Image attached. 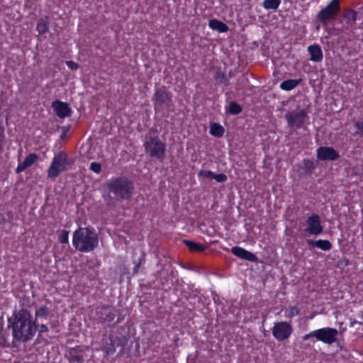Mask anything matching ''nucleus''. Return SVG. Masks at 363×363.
<instances>
[{
  "label": "nucleus",
  "instance_id": "1",
  "mask_svg": "<svg viewBox=\"0 0 363 363\" xmlns=\"http://www.w3.org/2000/svg\"><path fill=\"white\" fill-rule=\"evenodd\" d=\"M8 323L13 339L23 342H28L34 337L38 326L35 320H32L30 313L25 308L14 313L8 318Z\"/></svg>",
  "mask_w": 363,
  "mask_h": 363
},
{
  "label": "nucleus",
  "instance_id": "2",
  "mask_svg": "<svg viewBox=\"0 0 363 363\" xmlns=\"http://www.w3.org/2000/svg\"><path fill=\"white\" fill-rule=\"evenodd\" d=\"M109 193L113 194V198L109 194H104L103 199L108 206H115V201L129 199L134 189L133 183L125 177H113L106 183Z\"/></svg>",
  "mask_w": 363,
  "mask_h": 363
},
{
  "label": "nucleus",
  "instance_id": "3",
  "mask_svg": "<svg viewBox=\"0 0 363 363\" xmlns=\"http://www.w3.org/2000/svg\"><path fill=\"white\" fill-rule=\"evenodd\" d=\"M99 244L96 233L87 228H79L72 236V245L77 250L82 252L92 251Z\"/></svg>",
  "mask_w": 363,
  "mask_h": 363
},
{
  "label": "nucleus",
  "instance_id": "4",
  "mask_svg": "<svg viewBox=\"0 0 363 363\" xmlns=\"http://www.w3.org/2000/svg\"><path fill=\"white\" fill-rule=\"evenodd\" d=\"M337 335L338 330L336 328L325 327L315 330L305 335L303 337V340H308L311 337H315L317 341H320L330 345L337 342Z\"/></svg>",
  "mask_w": 363,
  "mask_h": 363
},
{
  "label": "nucleus",
  "instance_id": "5",
  "mask_svg": "<svg viewBox=\"0 0 363 363\" xmlns=\"http://www.w3.org/2000/svg\"><path fill=\"white\" fill-rule=\"evenodd\" d=\"M144 148L145 152L152 157L158 160H163L166 151V144L157 136H150L145 142Z\"/></svg>",
  "mask_w": 363,
  "mask_h": 363
},
{
  "label": "nucleus",
  "instance_id": "6",
  "mask_svg": "<svg viewBox=\"0 0 363 363\" xmlns=\"http://www.w3.org/2000/svg\"><path fill=\"white\" fill-rule=\"evenodd\" d=\"M89 347L79 345L68 347L65 357L68 363H86L89 359Z\"/></svg>",
  "mask_w": 363,
  "mask_h": 363
},
{
  "label": "nucleus",
  "instance_id": "7",
  "mask_svg": "<svg viewBox=\"0 0 363 363\" xmlns=\"http://www.w3.org/2000/svg\"><path fill=\"white\" fill-rule=\"evenodd\" d=\"M68 162L67 155L65 152H60L55 155L48 169V177L55 179L66 169Z\"/></svg>",
  "mask_w": 363,
  "mask_h": 363
},
{
  "label": "nucleus",
  "instance_id": "8",
  "mask_svg": "<svg viewBox=\"0 0 363 363\" xmlns=\"http://www.w3.org/2000/svg\"><path fill=\"white\" fill-rule=\"evenodd\" d=\"M340 11V0H331V1L323 8L317 14L316 17L323 24H326L330 20L337 17Z\"/></svg>",
  "mask_w": 363,
  "mask_h": 363
},
{
  "label": "nucleus",
  "instance_id": "9",
  "mask_svg": "<svg viewBox=\"0 0 363 363\" xmlns=\"http://www.w3.org/2000/svg\"><path fill=\"white\" fill-rule=\"evenodd\" d=\"M307 118L308 113L304 109L291 111L285 114V119L288 126L294 129L303 128Z\"/></svg>",
  "mask_w": 363,
  "mask_h": 363
},
{
  "label": "nucleus",
  "instance_id": "10",
  "mask_svg": "<svg viewBox=\"0 0 363 363\" xmlns=\"http://www.w3.org/2000/svg\"><path fill=\"white\" fill-rule=\"evenodd\" d=\"M293 331L291 325L286 321L277 322L272 329L274 337L278 341L287 340Z\"/></svg>",
  "mask_w": 363,
  "mask_h": 363
},
{
  "label": "nucleus",
  "instance_id": "11",
  "mask_svg": "<svg viewBox=\"0 0 363 363\" xmlns=\"http://www.w3.org/2000/svg\"><path fill=\"white\" fill-rule=\"evenodd\" d=\"M152 101L154 103V108L155 110L169 107L170 106L172 99L168 91L164 89H157L152 96Z\"/></svg>",
  "mask_w": 363,
  "mask_h": 363
},
{
  "label": "nucleus",
  "instance_id": "12",
  "mask_svg": "<svg viewBox=\"0 0 363 363\" xmlns=\"http://www.w3.org/2000/svg\"><path fill=\"white\" fill-rule=\"evenodd\" d=\"M118 311L109 306H101L96 308V314L101 323L111 322L114 320Z\"/></svg>",
  "mask_w": 363,
  "mask_h": 363
},
{
  "label": "nucleus",
  "instance_id": "13",
  "mask_svg": "<svg viewBox=\"0 0 363 363\" xmlns=\"http://www.w3.org/2000/svg\"><path fill=\"white\" fill-rule=\"evenodd\" d=\"M308 228L306 231L313 235H318L323 233V227L321 224L320 216L316 213H313L306 219Z\"/></svg>",
  "mask_w": 363,
  "mask_h": 363
},
{
  "label": "nucleus",
  "instance_id": "14",
  "mask_svg": "<svg viewBox=\"0 0 363 363\" xmlns=\"http://www.w3.org/2000/svg\"><path fill=\"white\" fill-rule=\"evenodd\" d=\"M316 156L321 161H335L340 158V155L333 147L321 146L316 150Z\"/></svg>",
  "mask_w": 363,
  "mask_h": 363
},
{
  "label": "nucleus",
  "instance_id": "15",
  "mask_svg": "<svg viewBox=\"0 0 363 363\" xmlns=\"http://www.w3.org/2000/svg\"><path fill=\"white\" fill-rule=\"evenodd\" d=\"M233 255L248 262H255L257 261V257L254 253L239 246L233 247L230 250Z\"/></svg>",
  "mask_w": 363,
  "mask_h": 363
},
{
  "label": "nucleus",
  "instance_id": "16",
  "mask_svg": "<svg viewBox=\"0 0 363 363\" xmlns=\"http://www.w3.org/2000/svg\"><path fill=\"white\" fill-rule=\"evenodd\" d=\"M52 108L54 109L56 115L60 118L69 116L72 111L67 103L59 100L54 101L52 103Z\"/></svg>",
  "mask_w": 363,
  "mask_h": 363
},
{
  "label": "nucleus",
  "instance_id": "17",
  "mask_svg": "<svg viewBox=\"0 0 363 363\" xmlns=\"http://www.w3.org/2000/svg\"><path fill=\"white\" fill-rule=\"evenodd\" d=\"M308 52L310 55V60L319 62L323 60V55L321 48L318 44H313L308 47Z\"/></svg>",
  "mask_w": 363,
  "mask_h": 363
},
{
  "label": "nucleus",
  "instance_id": "18",
  "mask_svg": "<svg viewBox=\"0 0 363 363\" xmlns=\"http://www.w3.org/2000/svg\"><path fill=\"white\" fill-rule=\"evenodd\" d=\"M307 242L309 245L313 247H318L324 251H328L332 249V243L328 240H308Z\"/></svg>",
  "mask_w": 363,
  "mask_h": 363
},
{
  "label": "nucleus",
  "instance_id": "19",
  "mask_svg": "<svg viewBox=\"0 0 363 363\" xmlns=\"http://www.w3.org/2000/svg\"><path fill=\"white\" fill-rule=\"evenodd\" d=\"M208 26L212 30H218L220 33H226L229 30L228 26L225 23L215 18L209 20Z\"/></svg>",
  "mask_w": 363,
  "mask_h": 363
},
{
  "label": "nucleus",
  "instance_id": "20",
  "mask_svg": "<svg viewBox=\"0 0 363 363\" xmlns=\"http://www.w3.org/2000/svg\"><path fill=\"white\" fill-rule=\"evenodd\" d=\"M209 133L214 137L221 138L225 133V128L218 123H213L211 124Z\"/></svg>",
  "mask_w": 363,
  "mask_h": 363
},
{
  "label": "nucleus",
  "instance_id": "21",
  "mask_svg": "<svg viewBox=\"0 0 363 363\" xmlns=\"http://www.w3.org/2000/svg\"><path fill=\"white\" fill-rule=\"evenodd\" d=\"M49 29V18L48 16L41 18L37 23L36 30L39 35L46 33Z\"/></svg>",
  "mask_w": 363,
  "mask_h": 363
},
{
  "label": "nucleus",
  "instance_id": "22",
  "mask_svg": "<svg viewBox=\"0 0 363 363\" xmlns=\"http://www.w3.org/2000/svg\"><path fill=\"white\" fill-rule=\"evenodd\" d=\"M230 77V74L227 75L220 70L216 71L214 75L215 80L218 83L223 84L225 86H228L229 85Z\"/></svg>",
  "mask_w": 363,
  "mask_h": 363
},
{
  "label": "nucleus",
  "instance_id": "23",
  "mask_svg": "<svg viewBox=\"0 0 363 363\" xmlns=\"http://www.w3.org/2000/svg\"><path fill=\"white\" fill-rule=\"evenodd\" d=\"M301 82V79H286L280 84V88L284 91H291L296 88Z\"/></svg>",
  "mask_w": 363,
  "mask_h": 363
},
{
  "label": "nucleus",
  "instance_id": "24",
  "mask_svg": "<svg viewBox=\"0 0 363 363\" xmlns=\"http://www.w3.org/2000/svg\"><path fill=\"white\" fill-rule=\"evenodd\" d=\"M183 243L188 247L192 252H203L206 250V247L200 243L195 242L189 240H184Z\"/></svg>",
  "mask_w": 363,
  "mask_h": 363
},
{
  "label": "nucleus",
  "instance_id": "25",
  "mask_svg": "<svg viewBox=\"0 0 363 363\" xmlns=\"http://www.w3.org/2000/svg\"><path fill=\"white\" fill-rule=\"evenodd\" d=\"M343 17L348 25L353 24L357 19V13L352 9H348L345 11Z\"/></svg>",
  "mask_w": 363,
  "mask_h": 363
},
{
  "label": "nucleus",
  "instance_id": "26",
  "mask_svg": "<svg viewBox=\"0 0 363 363\" xmlns=\"http://www.w3.org/2000/svg\"><path fill=\"white\" fill-rule=\"evenodd\" d=\"M281 2V0H264L262 6L267 10H277L279 7Z\"/></svg>",
  "mask_w": 363,
  "mask_h": 363
},
{
  "label": "nucleus",
  "instance_id": "27",
  "mask_svg": "<svg viewBox=\"0 0 363 363\" xmlns=\"http://www.w3.org/2000/svg\"><path fill=\"white\" fill-rule=\"evenodd\" d=\"M242 111V106L235 101L229 103L228 112L231 115H238Z\"/></svg>",
  "mask_w": 363,
  "mask_h": 363
},
{
  "label": "nucleus",
  "instance_id": "28",
  "mask_svg": "<svg viewBox=\"0 0 363 363\" xmlns=\"http://www.w3.org/2000/svg\"><path fill=\"white\" fill-rule=\"evenodd\" d=\"M58 240L62 244H67L69 242V231L67 230H60L58 233Z\"/></svg>",
  "mask_w": 363,
  "mask_h": 363
},
{
  "label": "nucleus",
  "instance_id": "29",
  "mask_svg": "<svg viewBox=\"0 0 363 363\" xmlns=\"http://www.w3.org/2000/svg\"><path fill=\"white\" fill-rule=\"evenodd\" d=\"M35 318H46L49 315V311L45 306H40L35 311Z\"/></svg>",
  "mask_w": 363,
  "mask_h": 363
},
{
  "label": "nucleus",
  "instance_id": "30",
  "mask_svg": "<svg viewBox=\"0 0 363 363\" xmlns=\"http://www.w3.org/2000/svg\"><path fill=\"white\" fill-rule=\"evenodd\" d=\"M38 160V155L35 153H30L28 154L24 162L28 165V167L32 166Z\"/></svg>",
  "mask_w": 363,
  "mask_h": 363
},
{
  "label": "nucleus",
  "instance_id": "31",
  "mask_svg": "<svg viewBox=\"0 0 363 363\" xmlns=\"http://www.w3.org/2000/svg\"><path fill=\"white\" fill-rule=\"evenodd\" d=\"M300 313V311L297 306H290L286 310V317L291 318L297 315H298Z\"/></svg>",
  "mask_w": 363,
  "mask_h": 363
},
{
  "label": "nucleus",
  "instance_id": "32",
  "mask_svg": "<svg viewBox=\"0 0 363 363\" xmlns=\"http://www.w3.org/2000/svg\"><path fill=\"white\" fill-rule=\"evenodd\" d=\"M303 164V168L307 172H311L315 168L314 162L310 160H304Z\"/></svg>",
  "mask_w": 363,
  "mask_h": 363
},
{
  "label": "nucleus",
  "instance_id": "33",
  "mask_svg": "<svg viewBox=\"0 0 363 363\" xmlns=\"http://www.w3.org/2000/svg\"><path fill=\"white\" fill-rule=\"evenodd\" d=\"M354 126L356 129L355 135L363 137V120L354 122Z\"/></svg>",
  "mask_w": 363,
  "mask_h": 363
},
{
  "label": "nucleus",
  "instance_id": "34",
  "mask_svg": "<svg viewBox=\"0 0 363 363\" xmlns=\"http://www.w3.org/2000/svg\"><path fill=\"white\" fill-rule=\"evenodd\" d=\"M89 169L94 173L99 174L101 172V164L96 162H93L90 164Z\"/></svg>",
  "mask_w": 363,
  "mask_h": 363
},
{
  "label": "nucleus",
  "instance_id": "35",
  "mask_svg": "<svg viewBox=\"0 0 363 363\" xmlns=\"http://www.w3.org/2000/svg\"><path fill=\"white\" fill-rule=\"evenodd\" d=\"M199 177L213 179L214 173L210 170H200L198 173Z\"/></svg>",
  "mask_w": 363,
  "mask_h": 363
},
{
  "label": "nucleus",
  "instance_id": "36",
  "mask_svg": "<svg viewBox=\"0 0 363 363\" xmlns=\"http://www.w3.org/2000/svg\"><path fill=\"white\" fill-rule=\"evenodd\" d=\"M213 179H215L217 182H225L227 181L228 179V177L227 176L223 174V173H221V174H215L214 173V177H213Z\"/></svg>",
  "mask_w": 363,
  "mask_h": 363
},
{
  "label": "nucleus",
  "instance_id": "37",
  "mask_svg": "<svg viewBox=\"0 0 363 363\" xmlns=\"http://www.w3.org/2000/svg\"><path fill=\"white\" fill-rule=\"evenodd\" d=\"M28 167H29L28 165L23 161L22 163L18 164V165L16 168L15 172L16 174H19L23 172Z\"/></svg>",
  "mask_w": 363,
  "mask_h": 363
},
{
  "label": "nucleus",
  "instance_id": "38",
  "mask_svg": "<svg viewBox=\"0 0 363 363\" xmlns=\"http://www.w3.org/2000/svg\"><path fill=\"white\" fill-rule=\"evenodd\" d=\"M66 65L71 70H77L79 68V65L74 61H66Z\"/></svg>",
  "mask_w": 363,
  "mask_h": 363
},
{
  "label": "nucleus",
  "instance_id": "39",
  "mask_svg": "<svg viewBox=\"0 0 363 363\" xmlns=\"http://www.w3.org/2000/svg\"><path fill=\"white\" fill-rule=\"evenodd\" d=\"M48 331V327L45 324H41L39 326V335H40L43 333H47Z\"/></svg>",
  "mask_w": 363,
  "mask_h": 363
},
{
  "label": "nucleus",
  "instance_id": "40",
  "mask_svg": "<svg viewBox=\"0 0 363 363\" xmlns=\"http://www.w3.org/2000/svg\"><path fill=\"white\" fill-rule=\"evenodd\" d=\"M350 328H353L355 324H362V322H359V321H357L356 320H353L352 318H350Z\"/></svg>",
  "mask_w": 363,
  "mask_h": 363
},
{
  "label": "nucleus",
  "instance_id": "41",
  "mask_svg": "<svg viewBox=\"0 0 363 363\" xmlns=\"http://www.w3.org/2000/svg\"><path fill=\"white\" fill-rule=\"evenodd\" d=\"M140 267V263H138L137 264L135 265V267H133V274H137L138 272Z\"/></svg>",
  "mask_w": 363,
  "mask_h": 363
},
{
  "label": "nucleus",
  "instance_id": "42",
  "mask_svg": "<svg viewBox=\"0 0 363 363\" xmlns=\"http://www.w3.org/2000/svg\"><path fill=\"white\" fill-rule=\"evenodd\" d=\"M346 329H343V330L341 332V333H344Z\"/></svg>",
  "mask_w": 363,
  "mask_h": 363
}]
</instances>
